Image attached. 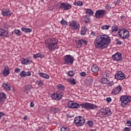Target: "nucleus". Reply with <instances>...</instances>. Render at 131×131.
Instances as JSON below:
<instances>
[{
    "mask_svg": "<svg viewBox=\"0 0 131 131\" xmlns=\"http://www.w3.org/2000/svg\"><path fill=\"white\" fill-rule=\"evenodd\" d=\"M111 42V39L106 34L97 36L94 42V45L96 49L104 50L107 49Z\"/></svg>",
    "mask_w": 131,
    "mask_h": 131,
    "instance_id": "1",
    "label": "nucleus"
},
{
    "mask_svg": "<svg viewBox=\"0 0 131 131\" xmlns=\"http://www.w3.org/2000/svg\"><path fill=\"white\" fill-rule=\"evenodd\" d=\"M58 41L56 38H51L45 41L46 47L48 48L50 53L58 49Z\"/></svg>",
    "mask_w": 131,
    "mask_h": 131,
    "instance_id": "2",
    "label": "nucleus"
},
{
    "mask_svg": "<svg viewBox=\"0 0 131 131\" xmlns=\"http://www.w3.org/2000/svg\"><path fill=\"white\" fill-rule=\"evenodd\" d=\"M118 34L123 39H127V38L129 37V32L125 29H119Z\"/></svg>",
    "mask_w": 131,
    "mask_h": 131,
    "instance_id": "3",
    "label": "nucleus"
},
{
    "mask_svg": "<svg viewBox=\"0 0 131 131\" xmlns=\"http://www.w3.org/2000/svg\"><path fill=\"white\" fill-rule=\"evenodd\" d=\"M120 100L121 102L122 107H125V106H126V105L131 101V97L123 95L121 96Z\"/></svg>",
    "mask_w": 131,
    "mask_h": 131,
    "instance_id": "4",
    "label": "nucleus"
},
{
    "mask_svg": "<svg viewBox=\"0 0 131 131\" xmlns=\"http://www.w3.org/2000/svg\"><path fill=\"white\" fill-rule=\"evenodd\" d=\"M74 122L76 123V126H82L85 123V120L83 117L79 116L75 118Z\"/></svg>",
    "mask_w": 131,
    "mask_h": 131,
    "instance_id": "5",
    "label": "nucleus"
},
{
    "mask_svg": "<svg viewBox=\"0 0 131 131\" xmlns=\"http://www.w3.org/2000/svg\"><path fill=\"white\" fill-rule=\"evenodd\" d=\"M74 57L71 55H67L63 57V64L71 65L73 64Z\"/></svg>",
    "mask_w": 131,
    "mask_h": 131,
    "instance_id": "6",
    "label": "nucleus"
},
{
    "mask_svg": "<svg viewBox=\"0 0 131 131\" xmlns=\"http://www.w3.org/2000/svg\"><path fill=\"white\" fill-rule=\"evenodd\" d=\"M81 106L84 109H90L91 110H93V109H96L98 106L96 104L90 103L89 102H84L80 104V106Z\"/></svg>",
    "mask_w": 131,
    "mask_h": 131,
    "instance_id": "7",
    "label": "nucleus"
},
{
    "mask_svg": "<svg viewBox=\"0 0 131 131\" xmlns=\"http://www.w3.org/2000/svg\"><path fill=\"white\" fill-rule=\"evenodd\" d=\"M70 26L73 30H76L80 28V25L79 23L76 20H72L69 22Z\"/></svg>",
    "mask_w": 131,
    "mask_h": 131,
    "instance_id": "8",
    "label": "nucleus"
},
{
    "mask_svg": "<svg viewBox=\"0 0 131 131\" xmlns=\"http://www.w3.org/2000/svg\"><path fill=\"white\" fill-rule=\"evenodd\" d=\"M59 8L64 11H68L72 8V6L68 3H62L60 4Z\"/></svg>",
    "mask_w": 131,
    "mask_h": 131,
    "instance_id": "9",
    "label": "nucleus"
},
{
    "mask_svg": "<svg viewBox=\"0 0 131 131\" xmlns=\"http://www.w3.org/2000/svg\"><path fill=\"white\" fill-rule=\"evenodd\" d=\"M106 14V10H98L95 12L96 18H101L105 16Z\"/></svg>",
    "mask_w": 131,
    "mask_h": 131,
    "instance_id": "10",
    "label": "nucleus"
},
{
    "mask_svg": "<svg viewBox=\"0 0 131 131\" xmlns=\"http://www.w3.org/2000/svg\"><path fill=\"white\" fill-rule=\"evenodd\" d=\"M62 97H63V93H62L59 94L54 93L51 95L52 99L53 100H56L57 101H60V100L62 99Z\"/></svg>",
    "mask_w": 131,
    "mask_h": 131,
    "instance_id": "11",
    "label": "nucleus"
},
{
    "mask_svg": "<svg viewBox=\"0 0 131 131\" xmlns=\"http://www.w3.org/2000/svg\"><path fill=\"white\" fill-rule=\"evenodd\" d=\"M68 108H71L72 109H78L80 107V104L76 103L73 102L72 101H69L68 104Z\"/></svg>",
    "mask_w": 131,
    "mask_h": 131,
    "instance_id": "12",
    "label": "nucleus"
},
{
    "mask_svg": "<svg viewBox=\"0 0 131 131\" xmlns=\"http://www.w3.org/2000/svg\"><path fill=\"white\" fill-rule=\"evenodd\" d=\"M115 77L116 79H117L118 80H123V79L125 78V76L124 75V74L122 73V72L119 71L115 74Z\"/></svg>",
    "mask_w": 131,
    "mask_h": 131,
    "instance_id": "13",
    "label": "nucleus"
},
{
    "mask_svg": "<svg viewBox=\"0 0 131 131\" xmlns=\"http://www.w3.org/2000/svg\"><path fill=\"white\" fill-rule=\"evenodd\" d=\"M101 112L103 115L110 116L112 113L109 107H105V108H101Z\"/></svg>",
    "mask_w": 131,
    "mask_h": 131,
    "instance_id": "14",
    "label": "nucleus"
},
{
    "mask_svg": "<svg viewBox=\"0 0 131 131\" xmlns=\"http://www.w3.org/2000/svg\"><path fill=\"white\" fill-rule=\"evenodd\" d=\"M122 90V87L121 85H118L113 89L112 94H114V95H118L119 94H120Z\"/></svg>",
    "mask_w": 131,
    "mask_h": 131,
    "instance_id": "15",
    "label": "nucleus"
},
{
    "mask_svg": "<svg viewBox=\"0 0 131 131\" xmlns=\"http://www.w3.org/2000/svg\"><path fill=\"white\" fill-rule=\"evenodd\" d=\"M112 59L114 61H117V62L119 61V60H121V53H117L113 55L112 56Z\"/></svg>",
    "mask_w": 131,
    "mask_h": 131,
    "instance_id": "16",
    "label": "nucleus"
},
{
    "mask_svg": "<svg viewBox=\"0 0 131 131\" xmlns=\"http://www.w3.org/2000/svg\"><path fill=\"white\" fill-rule=\"evenodd\" d=\"M21 62V64H23L24 65H29V64H31V63H32V60H30V59L28 58H22Z\"/></svg>",
    "mask_w": 131,
    "mask_h": 131,
    "instance_id": "17",
    "label": "nucleus"
},
{
    "mask_svg": "<svg viewBox=\"0 0 131 131\" xmlns=\"http://www.w3.org/2000/svg\"><path fill=\"white\" fill-rule=\"evenodd\" d=\"M0 36H3V37H8L9 36V32L3 29H0Z\"/></svg>",
    "mask_w": 131,
    "mask_h": 131,
    "instance_id": "18",
    "label": "nucleus"
},
{
    "mask_svg": "<svg viewBox=\"0 0 131 131\" xmlns=\"http://www.w3.org/2000/svg\"><path fill=\"white\" fill-rule=\"evenodd\" d=\"M7 99V96L6 94L3 92L0 94V102L1 104H4L5 103V101Z\"/></svg>",
    "mask_w": 131,
    "mask_h": 131,
    "instance_id": "19",
    "label": "nucleus"
},
{
    "mask_svg": "<svg viewBox=\"0 0 131 131\" xmlns=\"http://www.w3.org/2000/svg\"><path fill=\"white\" fill-rule=\"evenodd\" d=\"M91 71L92 72H93V73H97V72L99 71V67L96 64H93L91 67Z\"/></svg>",
    "mask_w": 131,
    "mask_h": 131,
    "instance_id": "20",
    "label": "nucleus"
},
{
    "mask_svg": "<svg viewBox=\"0 0 131 131\" xmlns=\"http://www.w3.org/2000/svg\"><path fill=\"white\" fill-rule=\"evenodd\" d=\"M3 16H10V15H12V12L10 11L9 9H4L3 11H2Z\"/></svg>",
    "mask_w": 131,
    "mask_h": 131,
    "instance_id": "21",
    "label": "nucleus"
},
{
    "mask_svg": "<svg viewBox=\"0 0 131 131\" xmlns=\"http://www.w3.org/2000/svg\"><path fill=\"white\" fill-rule=\"evenodd\" d=\"M4 70L3 72V74L4 76H8L10 73V70H9V67H4Z\"/></svg>",
    "mask_w": 131,
    "mask_h": 131,
    "instance_id": "22",
    "label": "nucleus"
},
{
    "mask_svg": "<svg viewBox=\"0 0 131 131\" xmlns=\"http://www.w3.org/2000/svg\"><path fill=\"white\" fill-rule=\"evenodd\" d=\"M3 87L5 90H7V91H11V89L12 88L10 84L6 83L3 84Z\"/></svg>",
    "mask_w": 131,
    "mask_h": 131,
    "instance_id": "23",
    "label": "nucleus"
},
{
    "mask_svg": "<svg viewBox=\"0 0 131 131\" xmlns=\"http://www.w3.org/2000/svg\"><path fill=\"white\" fill-rule=\"evenodd\" d=\"M21 30H22V31L24 32H25V33H29L32 32V29L31 28H27L25 27L21 28Z\"/></svg>",
    "mask_w": 131,
    "mask_h": 131,
    "instance_id": "24",
    "label": "nucleus"
},
{
    "mask_svg": "<svg viewBox=\"0 0 131 131\" xmlns=\"http://www.w3.org/2000/svg\"><path fill=\"white\" fill-rule=\"evenodd\" d=\"M86 14L89 16L94 15V11L91 9H86L85 10Z\"/></svg>",
    "mask_w": 131,
    "mask_h": 131,
    "instance_id": "25",
    "label": "nucleus"
},
{
    "mask_svg": "<svg viewBox=\"0 0 131 131\" xmlns=\"http://www.w3.org/2000/svg\"><path fill=\"white\" fill-rule=\"evenodd\" d=\"M39 75L41 77H43V78H46V79L50 78V76L46 73H39Z\"/></svg>",
    "mask_w": 131,
    "mask_h": 131,
    "instance_id": "26",
    "label": "nucleus"
},
{
    "mask_svg": "<svg viewBox=\"0 0 131 131\" xmlns=\"http://www.w3.org/2000/svg\"><path fill=\"white\" fill-rule=\"evenodd\" d=\"M87 30H88V28L86 27H83L81 31V35H84V34L86 33Z\"/></svg>",
    "mask_w": 131,
    "mask_h": 131,
    "instance_id": "27",
    "label": "nucleus"
},
{
    "mask_svg": "<svg viewBox=\"0 0 131 131\" xmlns=\"http://www.w3.org/2000/svg\"><path fill=\"white\" fill-rule=\"evenodd\" d=\"M69 82L71 83L72 85H75V84H76V80L75 79H68Z\"/></svg>",
    "mask_w": 131,
    "mask_h": 131,
    "instance_id": "28",
    "label": "nucleus"
},
{
    "mask_svg": "<svg viewBox=\"0 0 131 131\" xmlns=\"http://www.w3.org/2000/svg\"><path fill=\"white\" fill-rule=\"evenodd\" d=\"M33 57L34 59H37V58H42V57H43V55H42V54L41 53H38L34 54Z\"/></svg>",
    "mask_w": 131,
    "mask_h": 131,
    "instance_id": "29",
    "label": "nucleus"
},
{
    "mask_svg": "<svg viewBox=\"0 0 131 131\" xmlns=\"http://www.w3.org/2000/svg\"><path fill=\"white\" fill-rule=\"evenodd\" d=\"M76 45L77 46V48H80L81 47H82V43L81 42V39L78 40L76 42Z\"/></svg>",
    "mask_w": 131,
    "mask_h": 131,
    "instance_id": "30",
    "label": "nucleus"
},
{
    "mask_svg": "<svg viewBox=\"0 0 131 131\" xmlns=\"http://www.w3.org/2000/svg\"><path fill=\"white\" fill-rule=\"evenodd\" d=\"M93 82V79H89L86 80V85H91V84H92Z\"/></svg>",
    "mask_w": 131,
    "mask_h": 131,
    "instance_id": "31",
    "label": "nucleus"
},
{
    "mask_svg": "<svg viewBox=\"0 0 131 131\" xmlns=\"http://www.w3.org/2000/svg\"><path fill=\"white\" fill-rule=\"evenodd\" d=\"M74 6H79L80 7H81V6L83 5V3H82V2L78 1V2H75L74 3Z\"/></svg>",
    "mask_w": 131,
    "mask_h": 131,
    "instance_id": "32",
    "label": "nucleus"
},
{
    "mask_svg": "<svg viewBox=\"0 0 131 131\" xmlns=\"http://www.w3.org/2000/svg\"><path fill=\"white\" fill-rule=\"evenodd\" d=\"M36 83L39 86H42V85H43V82L40 80L36 81Z\"/></svg>",
    "mask_w": 131,
    "mask_h": 131,
    "instance_id": "33",
    "label": "nucleus"
},
{
    "mask_svg": "<svg viewBox=\"0 0 131 131\" xmlns=\"http://www.w3.org/2000/svg\"><path fill=\"white\" fill-rule=\"evenodd\" d=\"M31 89H32V85H27L25 87V92H27L30 90H31Z\"/></svg>",
    "mask_w": 131,
    "mask_h": 131,
    "instance_id": "34",
    "label": "nucleus"
},
{
    "mask_svg": "<svg viewBox=\"0 0 131 131\" xmlns=\"http://www.w3.org/2000/svg\"><path fill=\"white\" fill-rule=\"evenodd\" d=\"M110 27H111V26L110 25H105V26H103L102 27H101V29L102 30H107L108 29L110 28Z\"/></svg>",
    "mask_w": 131,
    "mask_h": 131,
    "instance_id": "35",
    "label": "nucleus"
},
{
    "mask_svg": "<svg viewBox=\"0 0 131 131\" xmlns=\"http://www.w3.org/2000/svg\"><path fill=\"white\" fill-rule=\"evenodd\" d=\"M112 28V32H114V31H118V27L117 26H113Z\"/></svg>",
    "mask_w": 131,
    "mask_h": 131,
    "instance_id": "36",
    "label": "nucleus"
},
{
    "mask_svg": "<svg viewBox=\"0 0 131 131\" xmlns=\"http://www.w3.org/2000/svg\"><path fill=\"white\" fill-rule=\"evenodd\" d=\"M83 19L85 23H88L90 22V18H89V17H88L86 15L83 17Z\"/></svg>",
    "mask_w": 131,
    "mask_h": 131,
    "instance_id": "37",
    "label": "nucleus"
},
{
    "mask_svg": "<svg viewBox=\"0 0 131 131\" xmlns=\"http://www.w3.org/2000/svg\"><path fill=\"white\" fill-rule=\"evenodd\" d=\"M14 33L15 34H17V35H18V36H21V31L19 30H15L14 31Z\"/></svg>",
    "mask_w": 131,
    "mask_h": 131,
    "instance_id": "38",
    "label": "nucleus"
},
{
    "mask_svg": "<svg viewBox=\"0 0 131 131\" xmlns=\"http://www.w3.org/2000/svg\"><path fill=\"white\" fill-rule=\"evenodd\" d=\"M101 82L103 84L108 83V80L106 78H102L101 79Z\"/></svg>",
    "mask_w": 131,
    "mask_h": 131,
    "instance_id": "39",
    "label": "nucleus"
},
{
    "mask_svg": "<svg viewBox=\"0 0 131 131\" xmlns=\"http://www.w3.org/2000/svg\"><path fill=\"white\" fill-rule=\"evenodd\" d=\"M87 124H88L90 127H92V126L94 125V122L93 121H88Z\"/></svg>",
    "mask_w": 131,
    "mask_h": 131,
    "instance_id": "40",
    "label": "nucleus"
},
{
    "mask_svg": "<svg viewBox=\"0 0 131 131\" xmlns=\"http://www.w3.org/2000/svg\"><path fill=\"white\" fill-rule=\"evenodd\" d=\"M60 131H69V128L68 127H62L60 128Z\"/></svg>",
    "mask_w": 131,
    "mask_h": 131,
    "instance_id": "41",
    "label": "nucleus"
},
{
    "mask_svg": "<svg viewBox=\"0 0 131 131\" xmlns=\"http://www.w3.org/2000/svg\"><path fill=\"white\" fill-rule=\"evenodd\" d=\"M19 76H20V77H26L25 71H22L21 72L19 73Z\"/></svg>",
    "mask_w": 131,
    "mask_h": 131,
    "instance_id": "42",
    "label": "nucleus"
},
{
    "mask_svg": "<svg viewBox=\"0 0 131 131\" xmlns=\"http://www.w3.org/2000/svg\"><path fill=\"white\" fill-rule=\"evenodd\" d=\"M68 75H69V76H73V75H74V72H73V71H69Z\"/></svg>",
    "mask_w": 131,
    "mask_h": 131,
    "instance_id": "43",
    "label": "nucleus"
},
{
    "mask_svg": "<svg viewBox=\"0 0 131 131\" xmlns=\"http://www.w3.org/2000/svg\"><path fill=\"white\" fill-rule=\"evenodd\" d=\"M115 6H121V1L120 0H117Z\"/></svg>",
    "mask_w": 131,
    "mask_h": 131,
    "instance_id": "44",
    "label": "nucleus"
},
{
    "mask_svg": "<svg viewBox=\"0 0 131 131\" xmlns=\"http://www.w3.org/2000/svg\"><path fill=\"white\" fill-rule=\"evenodd\" d=\"M60 23L62 25H67V21H66V20H65L64 19H62L60 21Z\"/></svg>",
    "mask_w": 131,
    "mask_h": 131,
    "instance_id": "45",
    "label": "nucleus"
},
{
    "mask_svg": "<svg viewBox=\"0 0 131 131\" xmlns=\"http://www.w3.org/2000/svg\"><path fill=\"white\" fill-rule=\"evenodd\" d=\"M25 76H31V72L29 71L25 72Z\"/></svg>",
    "mask_w": 131,
    "mask_h": 131,
    "instance_id": "46",
    "label": "nucleus"
},
{
    "mask_svg": "<svg viewBox=\"0 0 131 131\" xmlns=\"http://www.w3.org/2000/svg\"><path fill=\"white\" fill-rule=\"evenodd\" d=\"M58 88L60 89V90H65V87H64V85L62 84H59L58 85Z\"/></svg>",
    "mask_w": 131,
    "mask_h": 131,
    "instance_id": "47",
    "label": "nucleus"
},
{
    "mask_svg": "<svg viewBox=\"0 0 131 131\" xmlns=\"http://www.w3.org/2000/svg\"><path fill=\"white\" fill-rule=\"evenodd\" d=\"M103 76L104 77H109V74L107 73V72H105L103 73Z\"/></svg>",
    "mask_w": 131,
    "mask_h": 131,
    "instance_id": "48",
    "label": "nucleus"
},
{
    "mask_svg": "<svg viewBox=\"0 0 131 131\" xmlns=\"http://www.w3.org/2000/svg\"><path fill=\"white\" fill-rule=\"evenodd\" d=\"M81 41L82 42V43H83L84 45H88V41L82 39H81Z\"/></svg>",
    "mask_w": 131,
    "mask_h": 131,
    "instance_id": "49",
    "label": "nucleus"
},
{
    "mask_svg": "<svg viewBox=\"0 0 131 131\" xmlns=\"http://www.w3.org/2000/svg\"><path fill=\"white\" fill-rule=\"evenodd\" d=\"M20 71H21V69H20L19 68H16L14 72L15 73H19V72H20Z\"/></svg>",
    "mask_w": 131,
    "mask_h": 131,
    "instance_id": "50",
    "label": "nucleus"
},
{
    "mask_svg": "<svg viewBox=\"0 0 131 131\" xmlns=\"http://www.w3.org/2000/svg\"><path fill=\"white\" fill-rule=\"evenodd\" d=\"M124 131H130V127H125L124 129H123Z\"/></svg>",
    "mask_w": 131,
    "mask_h": 131,
    "instance_id": "51",
    "label": "nucleus"
},
{
    "mask_svg": "<svg viewBox=\"0 0 131 131\" xmlns=\"http://www.w3.org/2000/svg\"><path fill=\"white\" fill-rule=\"evenodd\" d=\"M116 41H117V45H122V42H121V41L118 40V39H116Z\"/></svg>",
    "mask_w": 131,
    "mask_h": 131,
    "instance_id": "52",
    "label": "nucleus"
},
{
    "mask_svg": "<svg viewBox=\"0 0 131 131\" xmlns=\"http://www.w3.org/2000/svg\"><path fill=\"white\" fill-rule=\"evenodd\" d=\"M106 102H107V103H110V102H111V101H112L111 98H110V97L106 98Z\"/></svg>",
    "mask_w": 131,
    "mask_h": 131,
    "instance_id": "53",
    "label": "nucleus"
},
{
    "mask_svg": "<svg viewBox=\"0 0 131 131\" xmlns=\"http://www.w3.org/2000/svg\"><path fill=\"white\" fill-rule=\"evenodd\" d=\"M127 126H131V121L130 120L127 121L126 122Z\"/></svg>",
    "mask_w": 131,
    "mask_h": 131,
    "instance_id": "54",
    "label": "nucleus"
},
{
    "mask_svg": "<svg viewBox=\"0 0 131 131\" xmlns=\"http://www.w3.org/2000/svg\"><path fill=\"white\" fill-rule=\"evenodd\" d=\"M55 110H56V107H52L51 108L50 112H54V113H55Z\"/></svg>",
    "mask_w": 131,
    "mask_h": 131,
    "instance_id": "55",
    "label": "nucleus"
},
{
    "mask_svg": "<svg viewBox=\"0 0 131 131\" xmlns=\"http://www.w3.org/2000/svg\"><path fill=\"white\" fill-rule=\"evenodd\" d=\"M106 10H109V9H111V7L110 6V5L107 4L106 6H105Z\"/></svg>",
    "mask_w": 131,
    "mask_h": 131,
    "instance_id": "56",
    "label": "nucleus"
},
{
    "mask_svg": "<svg viewBox=\"0 0 131 131\" xmlns=\"http://www.w3.org/2000/svg\"><path fill=\"white\" fill-rule=\"evenodd\" d=\"M58 112H60V108L56 107L55 113H58Z\"/></svg>",
    "mask_w": 131,
    "mask_h": 131,
    "instance_id": "57",
    "label": "nucleus"
},
{
    "mask_svg": "<svg viewBox=\"0 0 131 131\" xmlns=\"http://www.w3.org/2000/svg\"><path fill=\"white\" fill-rule=\"evenodd\" d=\"M91 35H92V36H96V32L92 31L91 33Z\"/></svg>",
    "mask_w": 131,
    "mask_h": 131,
    "instance_id": "58",
    "label": "nucleus"
},
{
    "mask_svg": "<svg viewBox=\"0 0 131 131\" xmlns=\"http://www.w3.org/2000/svg\"><path fill=\"white\" fill-rule=\"evenodd\" d=\"M86 75V73L84 72L81 73V76H85Z\"/></svg>",
    "mask_w": 131,
    "mask_h": 131,
    "instance_id": "59",
    "label": "nucleus"
},
{
    "mask_svg": "<svg viewBox=\"0 0 131 131\" xmlns=\"http://www.w3.org/2000/svg\"><path fill=\"white\" fill-rule=\"evenodd\" d=\"M30 106L31 107H34V103L31 102Z\"/></svg>",
    "mask_w": 131,
    "mask_h": 131,
    "instance_id": "60",
    "label": "nucleus"
},
{
    "mask_svg": "<svg viewBox=\"0 0 131 131\" xmlns=\"http://www.w3.org/2000/svg\"><path fill=\"white\" fill-rule=\"evenodd\" d=\"M24 119L25 120H27V119H28L27 116H25L24 118Z\"/></svg>",
    "mask_w": 131,
    "mask_h": 131,
    "instance_id": "61",
    "label": "nucleus"
},
{
    "mask_svg": "<svg viewBox=\"0 0 131 131\" xmlns=\"http://www.w3.org/2000/svg\"><path fill=\"white\" fill-rule=\"evenodd\" d=\"M110 85H113V82H111L108 83Z\"/></svg>",
    "mask_w": 131,
    "mask_h": 131,
    "instance_id": "62",
    "label": "nucleus"
},
{
    "mask_svg": "<svg viewBox=\"0 0 131 131\" xmlns=\"http://www.w3.org/2000/svg\"><path fill=\"white\" fill-rule=\"evenodd\" d=\"M124 17V16L122 15V16H121V17H120V18H121V19L122 20V19H123Z\"/></svg>",
    "mask_w": 131,
    "mask_h": 131,
    "instance_id": "63",
    "label": "nucleus"
},
{
    "mask_svg": "<svg viewBox=\"0 0 131 131\" xmlns=\"http://www.w3.org/2000/svg\"><path fill=\"white\" fill-rule=\"evenodd\" d=\"M97 130V129H91V130H90V131H96Z\"/></svg>",
    "mask_w": 131,
    "mask_h": 131,
    "instance_id": "64",
    "label": "nucleus"
}]
</instances>
